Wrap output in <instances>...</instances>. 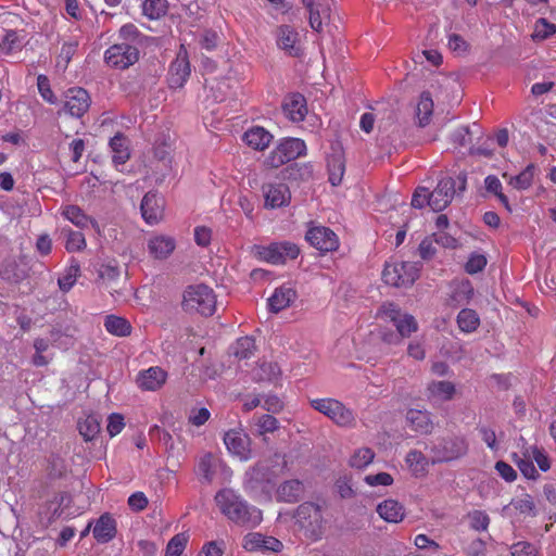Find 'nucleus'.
I'll return each mask as SVG.
<instances>
[{"label":"nucleus","mask_w":556,"mask_h":556,"mask_svg":"<svg viewBox=\"0 0 556 556\" xmlns=\"http://www.w3.org/2000/svg\"><path fill=\"white\" fill-rule=\"evenodd\" d=\"M243 547L249 552H280L282 543L274 536L252 532L244 536Z\"/></svg>","instance_id":"obj_15"},{"label":"nucleus","mask_w":556,"mask_h":556,"mask_svg":"<svg viewBox=\"0 0 556 556\" xmlns=\"http://www.w3.org/2000/svg\"><path fill=\"white\" fill-rule=\"evenodd\" d=\"M219 460L212 453L202 455L195 468V473L203 484H211L214 480Z\"/></svg>","instance_id":"obj_24"},{"label":"nucleus","mask_w":556,"mask_h":556,"mask_svg":"<svg viewBox=\"0 0 556 556\" xmlns=\"http://www.w3.org/2000/svg\"><path fill=\"white\" fill-rule=\"evenodd\" d=\"M62 233L66 237L65 249L68 252L81 251L86 247V240L80 231L72 229H62Z\"/></svg>","instance_id":"obj_42"},{"label":"nucleus","mask_w":556,"mask_h":556,"mask_svg":"<svg viewBox=\"0 0 556 556\" xmlns=\"http://www.w3.org/2000/svg\"><path fill=\"white\" fill-rule=\"evenodd\" d=\"M469 443L463 435H446L431 442V465L452 463L466 456Z\"/></svg>","instance_id":"obj_2"},{"label":"nucleus","mask_w":556,"mask_h":556,"mask_svg":"<svg viewBox=\"0 0 556 556\" xmlns=\"http://www.w3.org/2000/svg\"><path fill=\"white\" fill-rule=\"evenodd\" d=\"M110 147L113 152L112 160H113L114 164L123 165L129 160L130 153L126 146V138L123 135H121V134L115 135L110 140Z\"/></svg>","instance_id":"obj_33"},{"label":"nucleus","mask_w":556,"mask_h":556,"mask_svg":"<svg viewBox=\"0 0 556 556\" xmlns=\"http://www.w3.org/2000/svg\"><path fill=\"white\" fill-rule=\"evenodd\" d=\"M124 418L119 414L109 416L106 430L111 437L117 435L124 429Z\"/></svg>","instance_id":"obj_60"},{"label":"nucleus","mask_w":556,"mask_h":556,"mask_svg":"<svg viewBox=\"0 0 556 556\" xmlns=\"http://www.w3.org/2000/svg\"><path fill=\"white\" fill-rule=\"evenodd\" d=\"M188 542V535L178 533L174 535L166 546L165 556H180Z\"/></svg>","instance_id":"obj_47"},{"label":"nucleus","mask_w":556,"mask_h":556,"mask_svg":"<svg viewBox=\"0 0 556 556\" xmlns=\"http://www.w3.org/2000/svg\"><path fill=\"white\" fill-rule=\"evenodd\" d=\"M330 0H317L316 5L308 10L311 27L320 33L323 30L324 21L330 17Z\"/></svg>","instance_id":"obj_27"},{"label":"nucleus","mask_w":556,"mask_h":556,"mask_svg":"<svg viewBox=\"0 0 556 556\" xmlns=\"http://www.w3.org/2000/svg\"><path fill=\"white\" fill-rule=\"evenodd\" d=\"M149 252L155 258H166L168 257L175 249V241L170 237L166 236H156L151 238L148 242Z\"/></svg>","instance_id":"obj_29"},{"label":"nucleus","mask_w":556,"mask_h":556,"mask_svg":"<svg viewBox=\"0 0 556 556\" xmlns=\"http://www.w3.org/2000/svg\"><path fill=\"white\" fill-rule=\"evenodd\" d=\"M420 265L414 262H395L387 264L382 271V279L393 287L412 286L419 277Z\"/></svg>","instance_id":"obj_5"},{"label":"nucleus","mask_w":556,"mask_h":556,"mask_svg":"<svg viewBox=\"0 0 556 556\" xmlns=\"http://www.w3.org/2000/svg\"><path fill=\"white\" fill-rule=\"evenodd\" d=\"M456 194V180L443 177L432 192H429V206L434 212H441L452 202Z\"/></svg>","instance_id":"obj_10"},{"label":"nucleus","mask_w":556,"mask_h":556,"mask_svg":"<svg viewBox=\"0 0 556 556\" xmlns=\"http://www.w3.org/2000/svg\"><path fill=\"white\" fill-rule=\"evenodd\" d=\"M90 97L83 88H71L65 93L64 111L73 117H81L90 106Z\"/></svg>","instance_id":"obj_13"},{"label":"nucleus","mask_w":556,"mask_h":556,"mask_svg":"<svg viewBox=\"0 0 556 556\" xmlns=\"http://www.w3.org/2000/svg\"><path fill=\"white\" fill-rule=\"evenodd\" d=\"M116 531L115 519L109 514H103L97 520L92 533L99 543H108L115 538Z\"/></svg>","instance_id":"obj_23"},{"label":"nucleus","mask_w":556,"mask_h":556,"mask_svg":"<svg viewBox=\"0 0 556 556\" xmlns=\"http://www.w3.org/2000/svg\"><path fill=\"white\" fill-rule=\"evenodd\" d=\"M306 240L320 252L334 251L339 247L338 236L324 226L311 227L305 236Z\"/></svg>","instance_id":"obj_11"},{"label":"nucleus","mask_w":556,"mask_h":556,"mask_svg":"<svg viewBox=\"0 0 556 556\" xmlns=\"http://www.w3.org/2000/svg\"><path fill=\"white\" fill-rule=\"evenodd\" d=\"M375 457V453L368 448L363 447L357 450L350 459V464L355 468H364L369 465Z\"/></svg>","instance_id":"obj_49"},{"label":"nucleus","mask_w":556,"mask_h":556,"mask_svg":"<svg viewBox=\"0 0 556 556\" xmlns=\"http://www.w3.org/2000/svg\"><path fill=\"white\" fill-rule=\"evenodd\" d=\"M468 520L470 528L476 531H485L490 523L489 516L481 510H475L468 514Z\"/></svg>","instance_id":"obj_50"},{"label":"nucleus","mask_w":556,"mask_h":556,"mask_svg":"<svg viewBox=\"0 0 556 556\" xmlns=\"http://www.w3.org/2000/svg\"><path fill=\"white\" fill-rule=\"evenodd\" d=\"M224 443L227 450L238 456L241 460L251 458L250 437L243 432L229 430L224 435Z\"/></svg>","instance_id":"obj_14"},{"label":"nucleus","mask_w":556,"mask_h":556,"mask_svg":"<svg viewBox=\"0 0 556 556\" xmlns=\"http://www.w3.org/2000/svg\"><path fill=\"white\" fill-rule=\"evenodd\" d=\"M255 426L257 427L258 434L273 433L279 428L278 420L268 414L254 417Z\"/></svg>","instance_id":"obj_45"},{"label":"nucleus","mask_w":556,"mask_h":556,"mask_svg":"<svg viewBox=\"0 0 556 556\" xmlns=\"http://www.w3.org/2000/svg\"><path fill=\"white\" fill-rule=\"evenodd\" d=\"M80 267L75 261L65 269L62 277L58 279V285L63 292H68L75 285L77 277L79 276Z\"/></svg>","instance_id":"obj_41"},{"label":"nucleus","mask_w":556,"mask_h":556,"mask_svg":"<svg viewBox=\"0 0 556 556\" xmlns=\"http://www.w3.org/2000/svg\"><path fill=\"white\" fill-rule=\"evenodd\" d=\"M282 110L290 121L302 122L307 114L306 100L300 93H292L285 99Z\"/></svg>","instance_id":"obj_20"},{"label":"nucleus","mask_w":556,"mask_h":556,"mask_svg":"<svg viewBox=\"0 0 556 556\" xmlns=\"http://www.w3.org/2000/svg\"><path fill=\"white\" fill-rule=\"evenodd\" d=\"M296 298L295 291L291 287L282 286L277 288L274 294L268 299L270 312L278 313L287 308Z\"/></svg>","instance_id":"obj_25"},{"label":"nucleus","mask_w":556,"mask_h":556,"mask_svg":"<svg viewBox=\"0 0 556 556\" xmlns=\"http://www.w3.org/2000/svg\"><path fill=\"white\" fill-rule=\"evenodd\" d=\"M191 73L188 54L184 46L180 47L176 59L170 63L168 71V85L170 88H181Z\"/></svg>","instance_id":"obj_12"},{"label":"nucleus","mask_w":556,"mask_h":556,"mask_svg":"<svg viewBox=\"0 0 556 556\" xmlns=\"http://www.w3.org/2000/svg\"><path fill=\"white\" fill-rule=\"evenodd\" d=\"M510 505L519 513L529 515L534 510V503L530 495L526 494L522 497L513 500Z\"/></svg>","instance_id":"obj_58"},{"label":"nucleus","mask_w":556,"mask_h":556,"mask_svg":"<svg viewBox=\"0 0 556 556\" xmlns=\"http://www.w3.org/2000/svg\"><path fill=\"white\" fill-rule=\"evenodd\" d=\"M265 206L270 208L287 205L291 199L290 190L285 184H266L263 186Z\"/></svg>","instance_id":"obj_17"},{"label":"nucleus","mask_w":556,"mask_h":556,"mask_svg":"<svg viewBox=\"0 0 556 556\" xmlns=\"http://www.w3.org/2000/svg\"><path fill=\"white\" fill-rule=\"evenodd\" d=\"M142 217L148 224H156L163 217L164 199L156 193L148 192L141 201Z\"/></svg>","instance_id":"obj_16"},{"label":"nucleus","mask_w":556,"mask_h":556,"mask_svg":"<svg viewBox=\"0 0 556 556\" xmlns=\"http://www.w3.org/2000/svg\"><path fill=\"white\" fill-rule=\"evenodd\" d=\"M473 295V288L469 280L458 282L453 292V299L458 302H468Z\"/></svg>","instance_id":"obj_51"},{"label":"nucleus","mask_w":556,"mask_h":556,"mask_svg":"<svg viewBox=\"0 0 556 556\" xmlns=\"http://www.w3.org/2000/svg\"><path fill=\"white\" fill-rule=\"evenodd\" d=\"M299 34L294 28L289 25H281L276 30L277 46L288 53L290 56H298L300 54V47L296 45Z\"/></svg>","instance_id":"obj_19"},{"label":"nucleus","mask_w":556,"mask_h":556,"mask_svg":"<svg viewBox=\"0 0 556 556\" xmlns=\"http://www.w3.org/2000/svg\"><path fill=\"white\" fill-rule=\"evenodd\" d=\"M306 154V144L299 138L283 139L268 155L267 163L271 167H279Z\"/></svg>","instance_id":"obj_8"},{"label":"nucleus","mask_w":556,"mask_h":556,"mask_svg":"<svg viewBox=\"0 0 556 556\" xmlns=\"http://www.w3.org/2000/svg\"><path fill=\"white\" fill-rule=\"evenodd\" d=\"M37 86L40 96L46 100L47 102L54 104L56 103V97L54 96L53 91L50 88L49 79L45 75H39L37 78Z\"/></svg>","instance_id":"obj_55"},{"label":"nucleus","mask_w":556,"mask_h":556,"mask_svg":"<svg viewBox=\"0 0 556 556\" xmlns=\"http://www.w3.org/2000/svg\"><path fill=\"white\" fill-rule=\"evenodd\" d=\"M433 113V100L431 98L430 92L424 91L420 94L419 102L416 106V118L419 127H426L430 121Z\"/></svg>","instance_id":"obj_31"},{"label":"nucleus","mask_w":556,"mask_h":556,"mask_svg":"<svg viewBox=\"0 0 556 556\" xmlns=\"http://www.w3.org/2000/svg\"><path fill=\"white\" fill-rule=\"evenodd\" d=\"M253 254L271 264H283L288 260H294L300 253L299 247L290 241L273 242L268 245H254Z\"/></svg>","instance_id":"obj_6"},{"label":"nucleus","mask_w":556,"mask_h":556,"mask_svg":"<svg viewBox=\"0 0 556 556\" xmlns=\"http://www.w3.org/2000/svg\"><path fill=\"white\" fill-rule=\"evenodd\" d=\"M78 430L85 441L93 440L100 432V421L98 417L89 415L84 420L78 421Z\"/></svg>","instance_id":"obj_40"},{"label":"nucleus","mask_w":556,"mask_h":556,"mask_svg":"<svg viewBox=\"0 0 556 556\" xmlns=\"http://www.w3.org/2000/svg\"><path fill=\"white\" fill-rule=\"evenodd\" d=\"M495 469L497 470L498 475L508 482H513L517 478L516 470L503 460H498L495 464Z\"/></svg>","instance_id":"obj_62"},{"label":"nucleus","mask_w":556,"mask_h":556,"mask_svg":"<svg viewBox=\"0 0 556 556\" xmlns=\"http://www.w3.org/2000/svg\"><path fill=\"white\" fill-rule=\"evenodd\" d=\"M295 523L303 534L316 541L325 530V519L321 506L313 502H304L298 506L294 514Z\"/></svg>","instance_id":"obj_4"},{"label":"nucleus","mask_w":556,"mask_h":556,"mask_svg":"<svg viewBox=\"0 0 556 556\" xmlns=\"http://www.w3.org/2000/svg\"><path fill=\"white\" fill-rule=\"evenodd\" d=\"M62 216L79 228H85L89 224L96 226L97 223L91 219L84 211L77 205H66L62 208Z\"/></svg>","instance_id":"obj_32"},{"label":"nucleus","mask_w":556,"mask_h":556,"mask_svg":"<svg viewBox=\"0 0 556 556\" xmlns=\"http://www.w3.org/2000/svg\"><path fill=\"white\" fill-rule=\"evenodd\" d=\"M452 140L459 147H465L471 142L470 130L468 127H459L452 135Z\"/></svg>","instance_id":"obj_64"},{"label":"nucleus","mask_w":556,"mask_h":556,"mask_svg":"<svg viewBox=\"0 0 556 556\" xmlns=\"http://www.w3.org/2000/svg\"><path fill=\"white\" fill-rule=\"evenodd\" d=\"M262 406L271 414H278L283 409L282 401L275 394L262 395Z\"/></svg>","instance_id":"obj_57"},{"label":"nucleus","mask_w":556,"mask_h":556,"mask_svg":"<svg viewBox=\"0 0 556 556\" xmlns=\"http://www.w3.org/2000/svg\"><path fill=\"white\" fill-rule=\"evenodd\" d=\"M215 501L222 513L231 521L247 527H256L263 520L262 511L249 505L230 489L216 493Z\"/></svg>","instance_id":"obj_1"},{"label":"nucleus","mask_w":556,"mask_h":556,"mask_svg":"<svg viewBox=\"0 0 556 556\" xmlns=\"http://www.w3.org/2000/svg\"><path fill=\"white\" fill-rule=\"evenodd\" d=\"M394 327L403 340L404 338H408L413 332L418 330V323L414 316L404 314L400 320H395Z\"/></svg>","instance_id":"obj_44"},{"label":"nucleus","mask_w":556,"mask_h":556,"mask_svg":"<svg viewBox=\"0 0 556 556\" xmlns=\"http://www.w3.org/2000/svg\"><path fill=\"white\" fill-rule=\"evenodd\" d=\"M181 307L187 313L212 316L216 308L213 289L203 283L188 286L182 293Z\"/></svg>","instance_id":"obj_3"},{"label":"nucleus","mask_w":556,"mask_h":556,"mask_svg":"<svg viewBox=\"0 0 556 556\" xmlns=\"http://www.w3.org/2000/svg\"><path fill=\"white\" fill-rule=\"evenodd\" d=\"M166 0H146L143 3V13L149 18H159L166 13Z\"/></svg>","instance_id":"obj_46"},{"label":"nucleus","mask_w":556,"mask_h":556,"mask_svg":"<svg viewBox=\"0 0 556 556\" xmlns=\"http://www.w3.org/2000/svg\"><path fill=\"white\" fill-rule=\"evenodd\" d=\"M412 206L415 208H422L429 205V189L426 187H417L412 197Z\"/></svg>","instance_id":"obj_59"},{"label":"nucleus","mask_w":556,"mask_h":556,"mask_svg":"<svg viewBox=\"0 0 556 556\" xmlns=\"http://www.w3.org/2000/svg\"><path fill=\"white\" fill-rule=\"evenodd\" d=\"M128 505L135 511L143 510L148 505V498L142 492H136L128 498Z\"/></svg>","instance_id":"obj_63"},{"label":"nucleus","mask_w":556,"mask_h":556,"mask_svg":"<svg viewBox=\"0 0 556 556\" xmlns=\"http://www.w3.org/2000/svg\"><path fill=\"white\" fill-rule=\"evenodd\" d=\"M405 420L412 430L420 434H430L433 431V422L430 413L427 410L408 409Z\"/></svg>","instance_id":"obj_21"},{"label":"nucleus","mask_w":556,"mask_h":556,"mask_svg":"<svg viewBox=\"0 0 556 556\" xmlns=\"http://www.w3.org/2000/svg\"><path fill=\"white\" fill-rule=\"evenodd\" d=\"M372 336L386 345H400L403 342L401 336L396 331L388 328L380 327L372 332Z\"/></svg>","instance_id":"obj_48"},{"label":"nucleus","mask_w":556,"mask_h":556,"mask_svg":"<svg viewBox=\"0 0 556 556\" xmlns=\"http://www.w3.org/2000/svg\"><path fill=\"white\" fill-rule=\"evenodd\" d=\"M406 463L415 475H424L431 465V456L428 458L421 451L412 450L406 455Z\"/></svg>","instance_id":"obj_34"},{"label":"nucleus","mask_w":556,"mask_h":556,"mask_svg":"<svg viewBox=\"0 0 556 556\" xmlns=\"http://www.w3.org/2000/svg\"><path fill=\"white\" fill-rule=\"evenodd\" d=\"M311 405L314 409L330 418L338 426L349 427L354 424L355 417L353 412L334 399L312 400Z\"/></svg>","instance_id":"obj_7"},{"label":"nucleus","mask_w":556,"mask_h":556,"mask_svg":"<svg viewBox=\"0 0 556 556\" xmlns=\"http://www.w3.org/2000/svg\"><path fill=\"white\" fill-rule=\"evenodd\" d=\"M428 390L432 396L441 400H451L455 392V387L450 381H433L429 384Z\"/></svg>","instance_id":"obj_43"},{"label":"nucleus","mask_w":556,"mask_h":556,"mask_svg":"<svg viewBox=\"0 0 556 556\" xmlns=\"http://www.w3.org/2000/svg\"><path fill=\"white\" fill-rule=\"evenodd\" d=\"M329 181L332 186H338L341 184L345 165L341 155H332L328 157L327 161Z\"/></svg>","instance_id":"obj_38"},{"label":"nucleus","mask_w":556,"mask_h":556,"mask_svg":"<svg viewBox=\"0 0 556 556\" xmlns=\"http://www.w3.org/2000/svg\"><path fill=\"white\" fill-rule=\"evenodd\" d=\"M104 327L108 332L118 337H125L131 332V325L129 321L115 315H109L105 317Z\"/></svg>","instance_id":"obj_35"},{"label":"nucleus","mask_w":556,"mask_h":556,"mask_svg":"<svg viewBox=\"0 0 556 556\" xmlns=\"http://www.w3.org/2000/svg\"><path fill=\"white\" fill-rule=\"evenodd\" d=\"M457 325L460 331L471 333L480 325L479 315L470 308H463L457 315Z\"/></svg>","instance_id":"obj_36"},{"label":"nucleus","mask_w":556,"mask_h":556,"mask_svg":"<svg viewBox=\"0 0 556 556\" xmlns=\"http://www.w3.org/2000/svg\"><path fill=\"white\" fill-rule=\"evenodd\" d=\"M49 475L53 478H60L66 471L65 460L59 455L51 454L48 458Z\"/></svg>","instance_id":"obj_53"},{"label":"nucleus","mask_w":556,"mask_h":556,"mask_svg":"<svg viewBox=\"0 0 556 556\" xmlns=\"http://www.w3.org/2000/svg\"><path fill=\"white\" fill-rule=\"evenodd\" d=\"M486 265V258L482 254H471L465 265V269L468 274L473 275L482 271Z\"/></svg>","instance_id":"obj_56"},{"label":"nucleus","mask_w":556,"mask_h":556,"mask_svg":"<svg viewBox=\"0 0 556 556\" xmlns=\"http://www.w3.org/2000/svg\"><path fill=\"white\" fill-rule=\"evenodd\" d=\"M255 341L251 337L238 339L230 348L231 354L238 359H249L254 355Z\"/></svg>","instance_id":"obj_37"},{"label":"nucleus","mask_w":556,"mask_h":556,"mask_svg":"<svg viewBox=\"0 0 556 556\" xmlns=\"http://www.w3.org/2000/svg\"><path fill=\"white\" fill-rule=\"evenodd\" d=\"M555 31L556 26L554 24L548 23L545 18H540L535 23L533 38L543 40L555 34Z\"/></svg>","instance_id":"obj_54"},{"label":"nucleus","mask_w":556,"mask_h":556,"mask_svg":"<svg viewBox=\"0 0 556 556\" xmlns=\"http://www.w3.org/2000/svg\"><path fill=\"white\" fill-rule=\"evenodd\" d=\"M303 494V483L298 479L285 481L277 489L279 502L293 503L300 500Z\"/></svg>","instance_id":"obj_28"},{"label":"nucleus","mask_w":556,"mask_h":556,"mask_svg":"<svg viewBox=\"0 0 556 556\" xmlns=\"http://www.w3.org/2000/svg\"><path fill=\"white\" fill-rule=\"evenodd\" d=\"M378 515L388 522H400L405 516V509L395 500H386L377 506Z\"/></svg>","instance_id":"obj_26"},{"label":"nucleus","mask_w":556,"mask_h":556,"mask_svg":"<svg viewBox=\"0 0 556 556\" xmlns=\"http://www.w3.org/2000/svg\"><path fill=\"white\" fill-rule=\"evenodd\" d=\"M365 482L371 486L376 485H390L393 483V478L388 472H379L377 475H368L365 477Z\"/></svg>","instance_id":"obj_61"},{"label":"nucleus","mask_w":556,"mask_h":556,"mask_svg":"<svg viewBox=\"0 0 556 556\" xmlns=\"http://www.w3.org/2000/svg\"><path fill=\"white\" fill-rule=\"evenodd\" d=\"M273 484L267 467L257 464L245 473L244 489L248 492H256L257 490H267Z\"/></svg>","instance_id":"obj_18"},{"label":"nucleus","mask_w":556,"mask_h":556,"mask_svg":"<svg viewBox=\"0 0 556 556\" xmlns=\"http://www.w3.org/2000/svg\"><path fill=\"white\" fill-rule=\"evenodd\" d=\"M138 59V49L127 42L115 43L105 51L106 63L121 70L135 64Z\"/></svg>","instance_id":"obj_9"},{"label":"nucleus","mask_w":556,"mask_h":556,"mask_svg":"<svg viewBox=\"0 0 556 556\" xmlns=\"http://www.w3.org/2000/svg\"><path fill=\"white\" fill-rule=\"evenodd\" d=\"M244 140L255 150L266 149L273 140V135L265 128L255 126L244 134Z\"/></svg>","instance_id":"obj_30"},{"label":"nucleus","mask_w":556,"mask_h":556,"mask_svg":"<svg viewBox=\"0 0 556 556\" xmlns=\"http://www.w3.org/2000/svg\"><path fill=\"white\" fill-rule=\"evenodd\" d=\"M166 380V372L160 367H150L140 371L137 377V383L140 389L155 391L161 388Z\"/></svg>","instance_id":"obj_22"},{"label":"nucleus","mask_w":556,"mask_h":556,"mask_svg":"<svg viewBox=\"0 0 556 556\" xmlns=\"http://www.w3.org/2000/svg\"><path fill=\"white\" fill-rule=\"evenodd\" d=\"M511 556H539L538 548L530 542L520 541L510 546Z\"/></svg>","instance_id":"obj_52"},{"label":"nucleus","mask_w":556,"mask_h":556,"mask_svg":"<svg viewBox=\"0 0 556 556\" xmlns=\"http://www.w3.org/2000/svg\"><path fill=\"white\" fill-rule=\"evenodd\" d=\"M535 165L529 164L520 174L509 177L508 184L517 190L528 189L533 181Z\"/></svg>","instance_id":"obj_39"}]
</instances>
